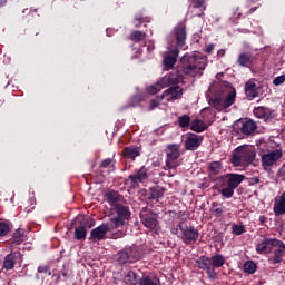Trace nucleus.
<instances>
[{
	"label": "nucleus",
	"mask_w": 285,
	"mask_h": 285,
	"mask_svg": "<svg viewBox=\"0 0 285 285\" xmlns=\"http://www.w3.org/2000/svg\"><path fill=\"white\" fill-rule=\"evenodd\" d=\"M186 59V56L181 58L183 65L177 68L175 73H169L159 82L147 87V95H157V92H161L163 88L181 83V81H184V75L187 77H197V75H203L204 70L206 69V63L197 60L195 57H189L187 60Z\"/></svg>",
	"instance_id": "obj_1"
},
{
	"label": "nucleus",
	"mask_w": 285,
	"mask_h": 285,
	"mask_svg": "<svg viewBox=\"0 0 285 285\" xmlns=\"http://www.w3.org/2000/svg\"><path fill=\"white\" fill-rule=\"evenodd\" d=\"M208 177L210 181H217V186H219L220 189H218V193L222 194L225 199H230L233 195H235V189L239 187V184L246 179V176L242 174H224L219 177V173H222V163L220 161H212L208 165Z\"/></svg>",
	"instance_id": "obj_2"
},
{
	"label": "nucleus",
	"mask_w": 285,
	"mask_h": 285,
	"mask_svg": "<svg viewBox=\"0 0 285 285\" xmlns=\"http://www.w3.org/2000/svg\"><path fill=\"white\" fill-rule=\"evenodd\" d=\"M174 32L177 48L169 47V50L165 52L163 60L165 70H173L175 68V63H177V58L179 57V48L186 46V24L179 23Z\"/></svg>",
	"instance_id": "obj_3"
},
{
	"label": "nucleus",
	"mask_w": 285,
	"mask_h": 285,
	"mask_svg": "<svg viewBox=\"0 0 285 285\" xmlns=\"http://www.w3.org/2000/svg\"><path fill=\"white\" fill-rule=\"evenodd\" d=\"M256 157L257 151H255V147L240 146L232 154L230 161L233 166H249V164L257 166L259 160H256Z\"/></svg>",
	"instance_id": "obj_4"
},
{
	"label": "nucleus",
	"mask_w": 285,
	"mask_h": 285,
	"mask_svg": "<svg viewBox=\"0 0 285 285\" xmlns=\"http://www.w3.org/2000/svg\"><path fill=\"white\" fill-rule=\"evenodd\" d=\"M115 213V217H111L109 223L114 226V228H124L126 226V222L130 219L132 213L130 212V207L128 205H124L118 203L112 207Z\"/></svg>",
	"instance_id": "obj_5"
},
{
	"label": "nucleus",
	"mask_w": 285,
	"mask_h": 285,
	"mask_svg": "<svg viewBox=\"0 0 285 285\" xmlns=\"http://www.w3.org/2000/svg\"><path fill=\"white\" fill-rule=\"evenodd\" d=\"M140 222L148 228L149 233L159 234L161 227L159 226V215L148 207H142L140 210Z\"/></svg>",
	"instance_id": "obj_6"
},
{
	"label": "nucleus",
	"mask_w": 285,
	"mask_h": 285,
	"mask_svg": "<svg viewBox=\"0 0 285 285\" xmlns=\"http://www.w3.org/2000/svg\"><path fill=\"white\" fill-rule=\"evenodd\" d=\"M235 99H237V91L235 89H230L228 91L218 92L215 97L209 99V106L212 108H230L233 104H235Z\"/></svg>",
	"instance_id": "obj_7"
},
{
	"label": "nucleus",
	"mask_w": 285,
	"mask_h": 285,
	"mask_svg": "<svg viewBox=\"0 0 285 285\" xmlns=\"http://www.w3.org/2000/svg\"><path fill=\"white\" fill-rule=\"evenodd\" d=\"M273 248H282L283 250H285V244L277 238L264 237L256 245V253H258V255H268L273 253Z\"/></svg>",
	"instance_id": "obj_8"
},
{
	"label": "nucleus",
	"mask_w": 285,
	"mask_h": 285,
	"mask_svg": "<svg viewBox=\"0 0 285 285\" xmlns=\"http://www.w3.org/2000/svg\"><path fill=\"white\" fill-rule=\"evenodd\" d=\"M179 145H168L166 151V167L167 170H175L179 168L181 163L179 161L180 157Z\"/></svg>",
	"instance_id": "obj_9"
},
{
	"label": "nucleus",
	"mask_w": 285,
	"mask_h": 285,
	"mask_svg": "<svg viewBox=\"0 0 285 285\" xmlns=\"http://www.w3.org/2000/svg\"><path fill=\"white\" fill-rule=\"evenodd\" d=\"M115 229L117 227H114L110 222L104 223L90 232L89 242H104V239H107L108 233H112Z\"/></svg>",
	"instance_id": "obj_10"
},
{
	"label": "nucleus",
	"mask_w": 285,
	"mask_h": 285,
	"mask_svg": "<svg viewBox=\"0 0 285 285\" xmlns=\"http://www.w3.org/2000/svg\"><path fill=\"white\" fill-rule=\"evenodd\" d=\"M284 157V153L282 149H274L272 151H267L261 156L262 167L264 170H268V168H273L279 159Z\"/></svg>",
	"instance_id": "obj_11"
},
{
	"label": "nucleus",
	"mask_w": 285,
	"mask_h": 285,
	"mask_svg": "<svg viewBox=\"0 0 285 285\" xmlns=\"http://www.w3.org/2000/svg\"><path fill=\"white\" fill-rule=\"evenodd\" d=\"M196 266L199 268V271H206L208 279H212V282H215L217 279V272L213 268V261L208 256H200L196 261Z\"/></svg>",
	"instance_id": "obj_12"
},
{
	"label": "nucleus",
	"mask_w": 285,
	"mask_h": 285,
	"mask_svg": "<svg viewBox=\"0 0 285 285\" xmlns=\"http://www.w3.org/2000/svg\"><path fill=\"white\" fill-rule=\"evenodd\" d=\"M204 144V136H199L197 134L193 132H187L185 135V141H184V147L185 150H191L195 151L199 146Z\"/></svg>",
	"instance_id": "obj_13"
},
{
	"label": "nucleus",
	"mask_w": 285,
	"mask_h": 285,
	"mask_svg": "<svg viewBox=\"0 0 285 285\" xmlns=\"http://www.w3.org/2000/svg\"><path fill=\"white\" fill-rule=\"evenodd\" d=\"M179 237L186 246H190L193 244H197V239H199V230L194 226L186 227Z\"/></svg>",
	"instance_id": "obj_14"
},
{
	"label": "nucleus",
	"mask_w": 285,
	"mask_h": 285,
	"mask_svg": "<svg viewBox=\"0 0 285 285\" xmlns=\"http://www.w3.org/2000/svg\"><path fill=\"white\" fill-rule=\"evenodd\" d=\"M121 155L125 157V159L136 161L137 157H141V147L137 145L125 147L121 151Z\"/></svg>",
	"instance_id": "obj_15"
},
{
	"label": "nucleus",
	"mask_w": 285,
	"mask_h": 285,
	"mask_svg": "<svg viewBox=\"0 0 285 285\" xmlns=\"http://www.w3.org/2000/svg\"><path fill=\"white\" fill-rule=\"evenodd\" d=\"M183 95L184 89L179 86H175L165 90L160 99H166V101H170V99H181Z\"/></svg>",
	"instance_id": "obj_16"
},
{
	"label": "nucleus",
	"mask_w": 285,
	"mask_h": 285,
	"mask_svg": "<svg viewBox=\"0 0 285 285\" xmlns=\"http://www.w3.org/2000/svg\"><path fill=\"white\" fill-rule=\"evenodd\" d=\"M148 177V169L146 166H142L135 174L129 175L128 179L131 184H144Z\"/></svg>",
	"instance_id": "obj_17"
},
{
	"label": "nucleus",
	"mask_w": 285,
	"mask_h": 285,
	"mask_svg": "<svg viewBox=\"0 0 285 285\" xmlns=\"http://www.w3.org/2000/svg\"><path fill=\"white\" fill-rule=\"evenodd\" d=\"M257 130V122L250 119H246L242 121L240 131L243 135H246L247 137H252V135H255V131Z\"/></svg>",
	"instance_id": "obj_18"
},
{
	"label": "nucleus",
	"mask_w": 285,
	"mask_h": 285,
	"mask_svg": "<svg viewBox=\"0 0 285 285\" xmlns=\"http://www.w3.org/2000/svg\"><path fill=\"white\" fill-rule=\"evenodd\" d=\"M273 212L276 217L285 215V191L282 193L278 199H275Z\"/></svg>",
	"instance_id": "obj_19"
},
{
	"label": "nucleus",
	"mask_w": 285,
	"mask_h": 285,
	"mask_svg": "<svg viewBox=\"0 0 285 285\" xmlns=\"http://www.w3.org/2000/svg\"><path fill=\"white\" fill-rule=\"evenodd\" d=\"M285 250L282 247H278L272 252V256L268 257V264H282L284 262Z\"/></svg>",
	"instance_id": "obj_20"
},
{
	"label": "nucleus",
	"mask_w": 285,
	"mask_h": 285,
	"mask_svg": "<svg viewBox=\"0 0 285 285\" xmlns=\"http://www.w3.org/2000/svg\"><path fill=\"white\" fill-rule=\"evenodd\" d=\"M124 282L127 285H140L141 284V276H139V273L135 272V271H129L125 277H124Z\"/></svg>",
	"instance_id": "obj_21"
},
{
	"label": "nucleus",
	"mask_w": 285,
	"mask_h": 285,
	"mask_svg": "<svg viewBox=\"0 0 285 285\" xmlns=\"http://www.w3.org/2000/svg\"><path fill=\"white\" fill-rule=\"evenodd\" d=\"M105 197L108 202V204H110V206L114 208L115 206H117V204H121V195L115 190H109L105 194Z\"/></svg>",
	"instance_id": "obj_22"
},
{
	"label": "nucleus",
	"mask_w": 285,
	"mask_h": 285,
	"mask_svg": "<svg viewBox=\"0 0 285 285\" xmlns=\"http://www.w3.org/2000/svg\"><path fill=\"white\" fill-rule=\"evenodd\" d=\"M253 55L250 53H240L237 59L238 66L242 68H250L253 66Z\"/></svg>",
	"instance_id": "obj_23"
},
{
	"label": "nucleus",
	"mask_w": 285,
	"mask_h": 285,
	"mask_svg": "<svg viewBox=\"0 0 285 285\" xmlns=\"http://www.w3.org/2000/svg\"><path fill=\"white\" fill-rule=\"evenodd\" d=\"M189 130H193V132H204L205 130H208V125H206L204 120L196 118L191 120Z\"/></svg>",
	"instance_id": "obj_24"
},
{
	"label": "nucleus",
	"mask_w": 285,
	"mask_h": 285,
	"mask_svg": "<svg viewBox=\"0 0 285 285\" xmlns=\"http://www.w3.org/2000/svg\"><path fill=\"white\" fill-rule=\"evenodd\" d=\"M127 253L129 256V264H135V262L141 259V250H139L138 247H129L127 248Z\"/></svg>",
	"instance_id": "obj_25"
},
{
	"label": "nucleus",
	"mask_w": 285,
	"mask_h": 285,
	"mask_svg": "<svg viewBox=\"0 0 285 285\" xmlns=\"http://www.w3.org/2000/svg\"><path fill=\"white\" fill-rule=\"evenodd\" d=\"M23 242H26V235H23V229L19 228L13 233L11 243L13 246H21Z\"/></svg>",
	"instance_id": "obj_26"
},
{
	"label": "nucleus",
	"mask_w": 285,
	"mask_h": 285,
	"mask_svg": "<svg viewBox=\"0 0 285 285\" xmlns=\"http://www.w3.org/2000/svg\"><path fill=\"white\" fill-rule=\"evenodd\" d=\"M88 235V229H86L85 226L79 225L75 228L73 237L77 239V242H85L86 237Z\"/></svg>",
	"instance_id": "obj_27"
},
{
	"label": "nucleus",
	"mask_w": 285,
	"mask_h": 285,
	"mask_svg": "<svg viewBox=\"0 0 285 285\" xmlns=\"http://www.w3.org/2000/svg\"><path fill=\"white\" fill-rule=\"evenodd\" d=\"M212 259V268H222V266H224V264H226V257H224V255L222 254H216L214 256L210 257Z\"/></svg>",
	"instance_id": "obj_28"
},
{
	"label": "nucleus",
	"mask_w": 285,
	"mask_h": 285,
	"mask_svg": "<svg viewBox=\"0 0 285 285\" xmlns=\"http://www.w3.org/2000/svg\"><path fill=\"white\" fill-rule=\"evenodd\" d=\"M14 259H17V253L8 254L3 261V268L6 271H12L14 268Z\"/></svg>",
	"instance_id": "obj_29"
},
{
	"label": "nucleus",
	"mask_w": 285,
	"mask_h": 285,
	"mask_svg": "<svg viewBox=\"0 0 285 285\" xmlns=\"http://www.w3.org/2000/svg\"><path fill=\"white\" fill-rule=\"evenodd\" d=\"M117 164V160L115 159V156L112 158H106L104 159L100 165L99 168H108L109 173H115L116 167L115 165Z\"/></svg>",
	"instance_id": "obj_30"
},
{
	"label": "nucleus",
	"mask_w": 285,
	"mask_h": 285,
	"mask_svg": "<svg viewBox=\"0 0 285 285\" xmlns=\"http://www.w3.org/2000/svg\"><path fill=\"white\" fill-rule=\"evenodd\" d=\"M147 35L144 31L134 30L129 35V41H134V43H139L140 41H144L146 39Z\"/></svg>",
	"instance_id": "obj_31"
},
{
	"label": "nucleus",
	"mask_w": 285,
	"mask_h": 285,
	"mask_svg": "<svg viewBox=\"0 0 285 285\" xmlns=\"http://www.w3.org/2000/svg\"><path fill=\"white\" fill-rule=\"evenodd\" d=\"M164 193H166V190L161 186L151 187L149 199H161V197H164Z\"/></svg>",
	"instance_id": "obj_32"
},
{
	"label": "nucleus",
	"mask_w": 285,
	"mask_h": 285,
	"mask_svg": "<svg viewBox=\"0 0 285 285\" xmlns=\"http://www.w3.org/2000/svg\"><path fill=\"white\" fill-rule=\"evenodd\" d=\"M140 285H161V282L155 276L142 275L140 278Z\"/></svg>",
	"instance_id": "obj_33"
},
{
	"label": "nucleus",
	"mask_w": 285,
	"mask_h": 285,
	"mask_svg": "<svg viewBox=\"0 0 285 285\" xmlns=\"http://www.w3.org/2000/svg\"><path fill=\"white\" fill-rule=\"evenodd\" d=\"M245 94L247 95V97L255 99V97H257V85L255 82H246Z\"/></svg>",
	"instance_id": "obj_34"
},
{
	"label": "nucleus",
	"mask_w": 285,
	"mask_h": 285,
	"mask_svg": "<svg viewBox=\"0 0 285 285\" xmlns=\"http://www.w3.org/2000/svg\"><path fill=\"white\" fill-rule=\"evenodd\" d=\"M116 262H118V264H130V258L128 256V249L118 252L116 254Z\"/></svg>",
	"instance_id": "obj_35"
},
{
	"label": "nucleus",
	"mask_w": 285,
	"mask_h": 285,
	"mask_svg": "<svg viewBox=\"0 0 285 285\" xmlns=\"http://www.w3.org/2000/svg\"><path fill=\"white\" fill-rule=\"evenodd\" d=\"M243 269L247 275H255L257 272V264L253 261H247L244 263Z\"/></svg>",
	"instance_id": "obj_36"
},
{
	"label": "nucleus",
	"mask_w": 285,
	"mask_h": 285,
	"mask_svg": "<svg viewBox=\"0 0 285 285\" xmlns=\"http://www.w3.org/2000/svg\"><path fill=\"white\" fill-rule=\"evenodd\" d=\"M254 115L257 119H265V121L271 119V114H268L267 108H254Z\"/></svg>",
	"instance_id": "obj_37"
},
{
	"label": "nucleus",
	"mask_w": 285,
	"mask_h": 285,
	"mask_svg": "<svg viewBox=\"0 0 285 285\" xmlns=\"http://www.w3.org/2000/svg\"><path fill=\"white\" fill-rule=\"evenodd\" d=\"M193 121H190V116L189 115H183L178 117V126L179 128H190V125Z\"/></svg>",
	"instance_id": "obj_38"
},
{
	"label": "nucleus",
	"mask_w": 285,
	"mask_h": 285,
	"mask_svg": "<svg viewBox=\"0 0 285 285\" xmlns=\"http://www.w3.org/2000/svg\"><path fill=\"white\" fill-rule=\"evenodd\" d=\"M212 213L213 215H215V217H222V215L224 214V207H222L219 203L214 202L212 204Z\"/></svg>",
	"instance_id": "obj_39"
},
{
	"label": "nucleus",
	"mask_w": 285,
	"mask_h": 285,
	"mask_svg": "<svg viewBox=\"0 0 285 285\" xmlns=\"http://www.w3.org/2000/svg\"><path fill=\"white\" fill-rule=\"evenodd\" d=\"M10 233V223L1 222L0 223V237H6Z\"/></svg>",
	"instance_id": "obj_40"
},
{
	"label": "nucleus",
	"mask_w": 285,
	"mask_h": 285,
	"mask_svg": "<svg viewBox=\"0 0 285 285\" xmlns=\"http://www.w3.org/2000/svg\"><path fill=\"white\" fill-rule=\"evenodd\" d=\"M232 232L234 233V235H244L246 233V227H244V225H237V224H234L232 226Z\"/></svg>",
	"instance_id": "obj_41"
},
{
	"label": "nucleus",
	"mask_w": 285,
	"mask_h": 285,
	"mask_svg": "<svg viewBox=\"0 0 285 285\" xmlns=\"http://www.w3.org/2000/svg\"><path fill=\"white\" fill-rule=\"evenodd\" d=\"M38 273L50 277V275H52V269H50V265H40L38 266Z\"/></svg>",
	"instance_id": "obj_42"
},
{
	"label": "nucleus",
	"mask_w": 285,
	"mask_h": 285,
	"mask_svg": "<svg viewBox=\"0 0 285 285\" xmlns=\"http://www.w3.org/2000/svg\"><path fill=\"white\" fill-rule=\"evenodd\" d=\"M95 224H96V222H95V218H92V217L83 218V220L80 223V225H82L86 230H87V228H92V226H95Z\"/></svg>",
	"instance_id": "obj_43"
},
{
	"label": "nucleus",
	"mask_w": 285,
	"mask_h": 285,
	"mask_svg": "<svg viewBox=\"0 0 285 285\" xmlns=\"http://www.w3.org/2000/svg\"><path fill=\"white\" fill-rule=\"evenodd\" d=\"M285 82V75L278 76L273 80L274 86H282Z\"/></svg>",
	"instance_id": "obj_44"
},
{
	"label": "nucleus",
	"mask_w": 285,
	"mask_h": 285,
	"mask_svg": "<svg viewBox=\"0 0 285 285\" xmlns=\"http://www.w3.org/2000/svg\"><path fill=\"white\" fill-rule=\"evenodd\" d=\"M179 230H181V233H184V230H185L184 225L178 224L176 227H173L171 235H179Z\"/></svg>",
	"instance_id": "obj_45"
},
{
	"label": "nucleus",
	"mask_w": 285,
	"mask_h": 285,
	"mask_svg": "<svg viewBox=\"0 0 285 285\" xmlns=\"http://www.w3.org/2000/svg\"><path fill=\"white\" fill-rule=\"evenodd\" d=\"M191 3L194 8H204V3H206V0H191Z\"/></svg>",
	"instance_id": "obj_46"
},
{
	"label": "nucleus",
	"mask_w": 285,
	"mask_h": 285,
	"mask_svg": "<svg viewBox=\"0 0 285 285\" xmlns=\"http://www.w3.org/2000/svg\"><path fill=\"white\" fill-rule=\"evenodd\" d=\"M144 98L141 97V95H136L131 98L132 105L131 106H137V104H139V101H141Z\"/></svg>",
	"instance_id": "obj_47"
},
{
	"label": "nucleus",
	"mask_w": 285,
	"mask_h": 285,
	"mask_svg": "<svg viewBox=\"0 0 285 285\" xmlns=\"http://www.w3.org/2000/svg\"><path fill=\"white\" fill-rule=\"evenodd\" d=\"M142 21H144V18H141V17L136 18L134 21L135 28H139L141 26Z\"/></svg>",
	"instance_id": "obj_48"
},
{
	"label": "nucleus",
	"mask_w": 285,
	"mask_h": 285,
	"mask_svg": "<svg viewBox=\"0 0 285 285\" xmlns=\"http://www.w3.org/2000/svg\"><path fill=\"white\" fill-rule=\"evenodd\" d=\"M215 50V45L210 43L207 46L205 52H207V55H210V52H213Z\"/></svg>",
	"instance_id": "obj_49"
},
{
	"label": "nucleus",
	"mask_w": 285,
	"mask_h": 285,
	"mask_svg": "<svg viewBox=\"0 0 285 285\" xmlns=\"http://www.w3.org/2000/svg\"><path fill=\"white\" fill-rule=\"evenodd\" d=\"M159 101H161L159 98L151 100L150 108H157V106H159Z\"/></svg>",
	"instance_id": "obj_50"
},
{
	"label": "nucleus",
	"mask_w": 285,
	"mask_h": 285,
	"mask_svg": "<svg viewBox=\"0 0 285 285\" xmlns=\"http://www.w3.org/2000/svg\"><path fill=\"white\" fill-rule=\"evenodd\" d=\"M30 202H31V206L24 208L26 213H32V210H35V205H33V203H32V202H35V200H33V199H30Z\"/></svg>",
	"instance_id": "obj_51"
},
{
	"label": "nucleus",
	"mask_w": 285,
	"mask_h": 285,
	"mask_svg": "<svg viewBox=\"0 0 285 285\" xmlns=\"http://www.w3.org/2000/svg\"><path fill=\"white\" fill-rule=\"evenodd\" d=\"M124 232L119 230L118 233L114 234V239H118V237H124Z\"/></svg>",
	"instance_id": "obj_52"
},
{
	"label": "nucleus",
	"mask_w": 285,
	"mask_h": 285,
	"mask_svg": "<svg viewBox=\"0 0 285 285\" xmlns=\"http://www.w3.org/2000/svg\"><path fill=\"white\" fill-rule=\"evenodd\" d=\"M279 175L285 178V164L281 167Z\"/></svg>",
	"instance_id": "obj_53"
},
{
	"label": "nucleus",
	"mask_w": 285,
	"mask_h": 285,
	"mask_svg": "<svg viewBox=\"0 0 285 285\" xmlns=\"http://www.w3.org/2000/svg\"><path fill=\"white\" fill-rule=\"evenodd\" d=\"M225 55H226V50H224V49H220L217 52V57H224Z\"/></svg>",
	"instance_id": "obj_54"
},
{
	"label": "nucleus",
	"mask_w": 285,
	"mask_h": 285,
	"mask_svg": "<svg viewBox=\"0 0 285 285\" xmlns=\"http://www.w3.org/2000/svg\"><path fill=\"white\" fill-rule=\"evenodd\" d=\"M252 184H259V178H252Z\"/></svg>",
	"instance_id": "obj_55"
},
{
	"label": "nucleus",
	"mask_w": 285,
	"mask_h": 285,
	"mask_svg": "<svg viewBox=\"0 0 285 285\" xmlns=\"http://www.w3.org/2000/svg\"><path fill=\"white\" fill-rule=\"evenodd\" d=\"M255 10H257V7L250 8V9H249V14H253V12H255Z\"/></svg>",
	"instance_id": "obj_56"
},
{
	"label": "nucleus",
	"mask_w": 285,
	"mask_h": 285,
	"mask_svg": "<svg viewBox=\"0 0 285 285\" xmlns=\"http://www.w3.org/2000/svg\"><path fill=\"white\" fill-rule=\"evenodd\" d=\"M62 277H68V273L62 272Z\"/></svg>",
	"instance_id": "obj_57"
},
{
	"label": "nucleus",
	"mask_w": 285,
	"mask_h": 285,
	"mask_svg": "<svg viewBox=\"0 0 285 285\" xmlns=\"http://www.w3.org/2000/svg\"><path fill=\"white\" fill-rule=\"evenodd\" d=\"M57 279H61V276H60V275H58V276H57Z\"/></svg>",
	"instance_id": "obj_58"
},
{
	"label": "nucleus",
	"mask_w": 285,
	"mask_h": 285,
	"mask_svg": "<svg viewBox=\"0 0 285 285\" xmlns=\"http://www.w3.org/2000/svg\"><path fill=\"white\" fill-rule=\"evenodd\" d=\"M0 106H3V104L1 102V100H0Z\"/></svg>",
	"instance_id": "obj_59"
},
{
	"label": "nucleus",
	"mask_w": 285,
	"mask_h": 285,
	"mask_svg": "<svg viewBox=\"0 0 285 285\" xmlns=\"http://www.w3.org/2000/svg\"><path fill=\"white\" fill-rule=\"evenodd\" d=\"M91 168H95V164L91 166Z\"/></svg>",
	"instance_id": "obj_60"
}]
</instances>
